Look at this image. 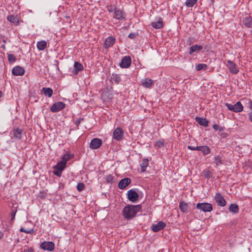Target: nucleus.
<instances>
[{"instance_id": "31", "label": "nucleus", "mask_w": 252, "mask_h": 252, "mask_svg": "<svg viewBox=\"0 0 252 252\" xmlns=\"http://www.w3.org/2000/svg\"><path fill=\"white\" fill-rule=\"evenodd\" d=\"M22 130L20 129H16L14 131V135L16 138L20 139L22 136Z\"/></svg>"}, {"instance_id": "7", "label": "nucleus", "mask_w": 252, "mask_h": 252, "mask_svg": "<svg viewBox=\"0 0 252 252\" xmlns=\"http://www.w3.org/2000/svg\"><path fill=\"white\" fill-rule=\"evenodd\" d=\"M127 196L128 199L132 202H136L139 198V194L134 189L129 190L127 192Z\"/></svg>"}, {"instance_id": "29", "label": "nucleus", "mask_w": 252, "mask_h": 252, "mask_svg": "<svg viewBox=\"0 0 252 252\" xmlns=\"http://www.w3.org/2000/svg\"><path fill=\"white\" fill-rule=\"evenodd\" d=\"M114 14L115 18L118 20H121L124 18L123 12L120 10H115Z\"/></svg>"}, {"instance_id": "36", "label": "nucleus", "mask_w": 252, "mask_h": 252, "mask_svg": "<svg viewBox=\"0 0 252 252\" xmlns=\"http://www.w3.org/2000/svg\"><path fill=\"white\" fill-rule=\"evenodd\" d=\"M21 232H24L26 233L33 234L34 233V230L33 229H25L23 228H21L20 229Z\"/></svg>"}, {"instance_id": "17", "label": "nucleus", "mask_w": 252, "mask_h": 252, "mask_svg": "<svg viewBox=\"0 0 252 252\" xmlns=\"http://www.w3.org/2000/svg\"><path fill=\"white\" fill-rule=\"evenodd\" d=\"M7 20L15 25H18L19 24V19L17 16L9 15L7 17Z\"/></svg>"}, {"instance_id": "1", "label": "nucleus", "mask_w": 252, "mask_h": 252, "mask_svg": "<svg viewBox=\"0 0 252 252\" xmlns=\"http://www.w3.org/2000/svg\"><path fill=\"white\" fill-rule=\"evenodd\" d=\"M141 206L140 205H127L123 210V215L126 219L130 220L133 218L136 214L141 211Z\"/></svg>"}, {"instance_id": "49", "label": "nucleus", "mask_w": 252, "mask_h": 252, "mask_svg": "<svg viewBox=\"0 0 252 252\" xmlns=\"http://www.w3.org/2000/svg\"><path fill=\"white\" fill-rule=\"evenodd\" d=\"M250 108L252 109V101L251 102Z\"/></svg>"}, {"instance_id": "18", "label": "nucleus", "mask_w": 252, "mask_h": 252, "mask_svg": "<svg viewBox=\"0 0 252 252\" xmlns=\"http://www.w3.org/2000/svg\"><path fill=\"white\" fill-rule=\"evenodd\" d=\"M74 70H73V73L74 74H78L79 71L83 70V65L78 62H75L74 63Z\"/></svg>"}, {"instance_id": "23", "label": "nucleus", "mask_w": 252, "mask_h": 252, "mask_svg": "<svg viewBox=\"0 0 252 252\" xmlns=\"http://www.w3.org/2000/svg\"><path fill=\"white\" fill-rule=\"evenodd\" d=\"M196 120L197 123L201 126H207L208 125V122L205 118L196 117Z\"/></svg>"}, {"instance_id": "12", "label": "nucleus", "mask_w": 252, "mask_h": 252, "mask_svg": "<svg viewBox=\"0 0 252 252\" xmlns=\"http://www.w3.org/2000/svg\"><path fill=\"white\" fill-rule=\"evenodd\" d=\"M131 64V59L129 56L124 57L120 63V65L123 68L128 67Z\"/></svg>"}, {"instance_id": "28", "label": "nucleus", "mask_w": 252, "mask_h": 252, "mask_svg": "<svg viewBox=\"0 0 252 252\" xmlns=\"http://www.w3.org/2000/svg\"><path fill=\"white\" fill-rule=\"evenodd\" d=\"M229 210L231 212L236 214L238 212L239 208L236 204H231L229 207Z\"/></svg>"}, {"instance_id": "15", "label": "nucleus", "mask_w": 252, "mask_h": 252, "mask_svg": "<svg viewBox=\"0 0 252 252\" xmlns=\"http://www.w3.org/2000/svg\"><path fill=\"white\" fill-rule=\"evenodd\" d=\"M12 72L14 75L18 76L24 74L25 70L23 67L17 66L12 69Z\"/></svg>"}, {"instance_id": "22", "label": "nucleus", "mask_w": 252, "mask_h": 252, "mask_svg": "<svg viewBox=\"0 0 252 252\" xmlns=\"http://www.w3.org/2000/svg\"><path fill=\"white\" fill-rule=\"evenodd\" d=\"M41 92L45 95L49 97H51L53 94V90L50 88H43L41 90Z\"/></svg>"}, {"instance_id": "38", "label": "nucleus", "mask_w": 252, "mask_h": 252, "mask_svg": "<svg viewBox=\"0 0 252 252\" xmlns=\"http://www.w3.org/2000/svg\"><path fill=\"white\" fill-rule=\"evenodd\" d=\"M8 59L10 62L12 63V62H15L16 58L14 55H13L12 54H8Z\"/></svg>"}, {"instance_id": "37", "label": "nucleus", "mask_w": 252, "mask_h": 252, "mask_svg": "<svg viewBox=\"0 0 252 252\" xmlns=\"http://www.w3.org/2000/svg\"><path fill=\"white\" fill-rule=\"evenodd\" d=\"M85 186L82 183H79L77 184V189L78 191H81L84 189Z\"/></svg>"}, {"instance_id": "40", "label": "nucleus", "mask_w": 252, "mask_h": 252, "mask_svg": "<svg viewBox=\"0 0 252 252\" xmlns=\"http://www.w3.org/2000/svg\"><path fill=\"white\" fill-rule=\"evenodd\" d=\"M164 145V143L161 141H158L156 142V146L158 147H161Z\"/></svg>"}, {"instance_id": "5", "label": "nucleus", "mask_w": 252, "mask_h": 252, "mask_svg": "<svg viewBox=\"0 0 252 252\" xmlns=\"http://www.w3.org/2000/svg\"><path fill=\"white\" fill-rule=\"evenodd\" d=\"M40 247L44 251L52 252L55 249V245L52 242L44 241L40 244Z\"/></svg>"}, {"instance_id": "6", "label": "nucleus", "mask_w": 252, "mask_h": 252, "mask_svg": "<svg viewBox=\"0 0 252 252\" xmlns=\"http://www.w3.org/2000/svg\"><path fill=\"white\" fill-rule=\"evenodd\" d=\"M65 107V104L61 101H59L54 103L50 108V111L52 112H59L63 109Z\"/></svg>"}, {"instance_id": "2", "label": "nucleus", "mask_w": 252, "mask_h": 252, "mask_svg": "<svg viewBox=\"0 0 252 252\" xmlns=\"http://www.w3.org/2000/svg\"><path fill=\"white\" fill-rule=\"evenodd\" d=\"M66 164L62 161L58 162L53 167L54 174L58 176H61L62 171L66 167Z\"/></svg>"}, {"instance_id": "24", "label": "nucleus", "mask_w": 252, "mask_h": 252, "mask_svg": "<svg viewBox=\"0 0 252 252\" xmlns=\"http://www.w3.org/2000/svg\"><path fill=\"white\" fill-rule=\"evenodd\" d=\"M149 165V160L148 158H144L143 159L142 163L140 164V167L141 171L145 172L146 170V168Z\"/></svg>"}, {"instance_id": "16", "label": "nucleus", "mask_w": 252, "mask_h": 252, "mask_svg": "<svg viewBox=\"0 0 252 252\" xmlns=\"http://www.w3.org/2000/svg\"><path fill=\"white\" fill-rule=\"evenodd\" d=\"M115 42V38L113 36H109L107 37L104 43L105 48H109L112 46Z\"/></svg>"}, {"instance_id": "11", "label": "nucleus", "mask_w": 252, "mask_h": 252, "mask_svg": "<svg viewBox=\"0 0 252 252\" xmlns=\"http://www.w3.org/2000/svg\"><path fill=\"white\" fill-rule=\"evenodd\" d=\"M102 144L101 139L98 138H94L91 141L90 147L92 149H98Z\"/></svg>"}, {"instance_id": "25", "label": "nucleus", "mask_w": 252, "mask_h": 252, "mask_svg": "<svg viewBox=\"0 0 252 252\" xmlns=\"http://www.w3.org/2000/svg\"><path fill=\"white\" fill-rule=\"evenodd\" d=\"M152 27L155 29H159L163 27V23L160 18H159L157 22H153L152 23Z\"/></svg>"}, {"instance_id": "20", "label": "nucleus", "mask_w": 252, "mask_h": 252, "mask_svg": "<svg viewBox=\"0 0 252 252\" xmlns=\"http://www.w3.org/2000/svg\"><path fill=\"white\" fill-rule=\"evenodd\" d=\"M179 208L183 213H187L188 211V204L184 201H181L179 204Z\"/></svg>"}, {"instance_id": "33", "label": "nucleus", "mask_w": 252, "mask_h": 252, "mask_svg": "<svg viewBox=\"0 0 252 252\" xmlns=\"http://www.w3.org/2000/svg\"><path fill=\"white\" fill-rule=\"evenodd\" d=\"M207 65L204 63L198 64L196 66V69L197 70H200L201 69L205 70L207 69Z\"/></svg>"}, {"instance_id": "43", "label": "nucleus", "mask_w": 252, "mask_h": 252, "mask_svg": "<svg viewBox=\"0 0 252 252\" xmlns=\"http://www.w3.org/2000/svg\"><path fill=\"white\" fill-rule=\"evenodd\" d=\"M213 128L216 130H220L221 131V130L220 129V126L217 125H214L213 126Z\"/></svg>"}, {"instance_id": "4", "label": "nucleus", "mask_w": 252, "mask_h": 252, "mask_svg": "<svg viewBox=\"0 0 252 252\" xmlns=\"http://www.w3.org/2000/svg\"><path fill=\"white\" fill-rule=\"evenodd\" d=\"M196 208L204 212H210L213 210L212 205L209 203H198Z\"/></svg>"}, {"instance_id": "34", "label": "nucleus", "mask_w": 252, "mask_h": 252, "mask_svg": "<svg viewBox=\"0 0 252 252\" xmlns=\"http://www.w3.org/2000/svg\"><path fill=\"white\" fill-rule=\"evenodd\" d=\"M215 163L216 165H219L221 164V158L220 156H217L215 157Z\"/></svg>"}, {"instance_id": "50", "label": "nucleus", "mask_w": 252, "mask_h": 252, "mask_svg": "<svg viewBox=\"0 0 252 252\" xmlns=\"http://www.w3.org/2000/svg\"><path fill=\"white\" fill-rule=\"evenodd\" d=\"M104 93H103L102 95L104 96Z\"/></svg>"}, {"instance_id": "14", "label": "nucleus", "mask_w": 252, "mask_h": 252, "mask_svg": "<svg viewBox=\"0 0 252 252\" xmlns=\"http://www.w3.org/2000/svg\"><path fill=\"white\" fill-rule=\"evenodd\" d=\"M165 226V223L162 221H159L157 224L152 225V230L154 232H158L162 229Z\"/></svg>"}, {"instance_id": "13", "label": "nucleus", "mask_w": 252, "mask_h": 252, "mask_svg": "<svg viewBox=\"0 0 252 252\" xmlns=\"http://www.w3.org/2000/svg\"><path fill=\"white\" fill-rule=\"evenodd\" d=\"M131 182V180L129 178H125L122 179L118 183V187L120 189H124L128 186Z\"/></svg>"}, {"instance_id": "35", "label": "nucleus", "mask_w": 252, "mask_h": 252, "mask_svg": "<svg viewBox=\"0 0 252 252\" xmlns=\"http://www.w3.org/2000/svg\"><path fill=\"white\" fill-rule=\"evenodd\" d=\"M204 176L205 178H210L212 177L211 172L208 170H205L203 171Z\"/></svg>"}, {"instance_id": "10", "label": "nucleus", "mask_w": 252, "mask_h": 252, "mask_svg": "<svg viewBox=\"0 0 252 252\" xmlns=\"http://www.w3.org/2000/svg\"><path fill=\"white\" fill-rule=\"evenodd\" d=\"M124 135V132L123 129L120 127H117L116 128L113 132V138L117 140H119L122 139Z\"/></svg>"}, {"instance_id": "32", "label": "nucleus", "mask_w": 252, "mask_h": 252, "mask_svg": "<svg viewBox=\"0 0 252 252\" xmlns=\"http://www.w3.org/2000/svg\"><path fill=\"white\" fill-rule=\"evenodd\" d=\"M197 2V0H187L186 5L188 7L193 6Z\"/></svg>"}, {"instance_id": "3", "label": "nucleus", "mask_w": 252, "mask_h": 252, "mask_svg": "<svg viewBox=\"0 0 252 252\" xmlns=\"http://www.w3.org/2000/svg\"><path fill=\"white\" fill-rule=\"evenodd\" d=\"M225 105L229 110L235 112H240L243 110V106L239 101L237 102L234 105L226 103Z\"/></svg>"}, {"instance_id": "42", "label": "nucleus", "mask_w": 252, "mask_h": 252, "mask_svg": "<svg viewBox=\"0 0 252 252\" xmlns=\"http://www.w3.org/2000/svg\"><path fill=\"white\" fill-rule=\"evenodd\" d=\"M34 250L32 248H29L27 250H24V252H33Z\"/></svg>"}, {"instance_id": "47", "label": "nucleus", "mask_w": 252, "mask_h": 252, "mask_svg": "<svg viewBox=\"0 0 252 252\" xmlns=\"http://www.w3.org/2000/svg\"><path fill=\"white\" fill-rule=\"evenodd\" d=\"M247 26H250L251 24H252V23H251V19H250V21L249 22V23L248 24H246Z\"/></svg>"}, {"instance_id": "30", "label": "nucleus", "mask_w": 252, "mask_h": 252, "mask_svg": "<svg viewBox=\"0 0 252 252\" xmlns=\"http://www.w3.org/2000/svg\"><path fill=\"white\" fill-rule=\"evenodd\" d=\"M73 157V155L69 154L68 153H66L64 154L63 158L62 161L64 162L66 164V162L70 160L71 158Z\"/></svg>"}, {"instance_id": "46", "label": "nucleus", "mask_w": 252, "mask_h": 252, "mask_svg": "<svg viewBox=\"0 0 252 252\" xmlns=\"http://www.w3.org/2000/svg\"><path fill=\"white\" fill-rule=\"evenodd\" d=\"M128 37L131 38L135 37V35L133 33H130L128 35Z\"/></svg>"}, {"instance_id": "39", "label": "nucleus", "mask_w": 252, "mask_h": 252, "mask_svg": "<svg viewBox=\"0 0 252 252\" xmlns=\"http://www.w3.org/2000/svg\"><path fill=\"white\" fill-rule=\"evenodd\" d=\"M106 180L108 183H112L113 182V177L111 175H108L106 177Z\"/></svg>"}, {"instance_id": "8", "label": "nucleus", "mask_w": 252, "mask_h": 252, "mask_svg": "<svg viewBox=\"0 0 252 252\" xmlns=\"http://www.w3.org/2000/svg\"><path fill=\"white\" fill-rule=\"evenodd\" d=\"M227 66L231 73L236 74L238 73L239 69L237 67L236 64L232 61L230 60L227 61Z\"/></svg>"}, {"instance_id": "27", "label": "nucleus", "mask_w": 252, "mask_h": 252, "mask_svg": "<svg viewBox=\"0 0 252 252\" xmlns=\"http://www.w3.org/2000/svg\"><path fill=\"white\" fill-rule=\"evenodd\" d=\"M46 45H47L46 42L45 41H43V40L40 41L38 42L37 43V48L39 50H44L46 48Z\"/></svg>"}, {"instance_id": "44", "label": "nucleus", "mask_w": 252, "mask_h": 252, "mask_svg": "<svg viewBox=\"0 0 252 252\" xmlns=\"http://www.w3.org/2000/svg\"><path fill=\"white\" fill-rule=\"evenodd\" d=\"M15 214H16V211L15 212H12V214H11V220H14V218H15Z\"/></svg>"}, {"instance_id": "41", "label": "nucleus", "mask_w": 252, "mask_h": 252, "mask_svg": "<svg viewBox=\"0 0 252 252\" xmlns=\"http://www.w3.org/2000/svg\"><path fill=\"white\" fill-rule=\"evenodd\" d=\"M188 149H189L191 150H198V146L194 147H191L190 146H188Z\"/></svg>"}, {"instance_id": "9", "label": "nucleus", "mask_w": 252, "mask_h": 252, "mask_svg": "<svg viewBox=\"0 0 252 252\" xmlns=\"http://www.w3.org/2000/svg\"><path fill=\"white\" fill-rule=\"evenodd\" d=\"M215 198L218 205L221 207H224L226 205V201L220 193H217L215 195Z\"/></svg>"}, {"instance_id": "19", "label": "nucleus", "mask_w": 252, "mask_h": 252, "mask_svg": "<svg viewBox=\"0 0 252 252\" xmlns=\"http://www.w3.org/2000/svg\"><path fill=\"white\" fill-rule=\"evenodd\" d=\"M141 82H142V85L145 88H149V87H151V86H152V85L153 84V81L151 79H148V78L144 79L141 81Z\"/></svg>"}, {"instance_id": "48", "label": "nucleus", "mask_w": 252, "mask_h": 252, "mask_svg": "<svg viewBox=\"0 0 252 252\" xmlns=\"http://www.w3.org/2000/svg\"><path fill=\"white\" fill-rule=\"evenodd\" d=\"M3 234L0 232V239L2 237Z\"/></svg>"}, {"instance_id": "21", "label": "nucleus", "mask_w": 252, "mask_h": 252, "mask_svg": "<svg viewBox=\"0 0 252 252\" xmlns=\"http://www.w3.org/2000/svg\"><path fill=\"white\" fill-rule=\"evenodd\" d=\"M198 151H200L204 155H208L210 153V150L207 146H198Z\"/></svg>"}, {"instance_id": "26", "label": "nucleus", "mask_w": 252, "mask_h": 252, "mask_svg": "<svg viewBox=\"0 0 252 252\" xmlns=\"http://www.w3.org/2000/svg\"><path fill=\"white\" fill-rule=\"evenodd\" d=\"M202 48H203L202 46L201 45H195L192 46L189 48V53L190 54H191L193 52H194L196 51H199L202 49Z\"/></svg>"}, {"instance_id": "45", "label": "nucleus", "mask_w": 252, "mask_h": 252, "mask_svg": "<svg viewBox=\"0 0 252 252\" xmlns=\"http://www.w3.org/2000/svg\"><path fill=\"white\" fill-rule=\"evenodd\" d=\"M249 120L251 121V122H252V112L250 113L249 114Z\"/></svg>"}]
</instances>
